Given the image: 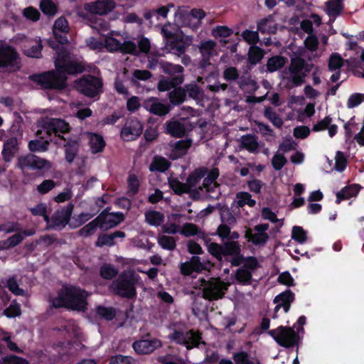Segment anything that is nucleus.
Instances as JSON below:
<instances>
[{"mask_svg": "<svg viewBox=\"0 0 364 364\" xmlns=\"http://www.w3.org/2000/svg\"><path fill=\"white\" fill-rule=\"evenodd\" d=\"M55 64V71L36 75L34 80L46 88H62L65 85L67 74L80 73L84 70L82 63L73 60L70 55L65 53H57Z\"/></svg>", "mask_w": 364, "mask_h": 364, "instance_id": "nucleus-1", "label": "nucleus"}, {"mask_svg": "<svg viewBox=\"0 0 364 364\" xmlns=\"http://www.w3.org/2000/svg\"><path fill=\"white\" fill-rule=\"evenodd\" d=\"M89 294L77 287H65L50 300L54 307H67L77 311H84L87 308L86 301Z\"/></svg>", "mask_w": 364, "mask_h": 364, "instance_id": "nucleus-2", "label": "nucleus"}, {"mask_svg": "<svg viewBox=\"0 0 364 364\" xmlns=\"http://www.w3.org/2000/svg\"><path fill=\"white\" fill-rule=\"evenodd\" d=\"M105 50L114 53L121 52L124 54H137V47L134 41L128 38L125 31L111 30L103 35Z\"/></svg>", "mask_w": 364, "mask_h": 364, "instance_id": "nucleus-3", "label": "nucleus"}, {"mask_svg": "<svg viewBox=\"0 0 364 364\" xmlns=\"http://www.w3.org/2000/svg\"><path fill=\"white\" fill-rule=\"evenodd\" d=\"M305 61L301 58H292L290 65L282 74V81L287 88L291 89L301 85L307 76Z\"/></svg>", "mask_w": 364, "mask_h": 364, "instance_id": "nucleus-4", "label": "nucleus"}, {"mask_svg": "<svg viewBox=\"0 0 364 364\" xmlns=\"http://www.w3.org/2000/svg\"><path fill=\"white\" fill-rule=\"evenodd\" d=\"M205 16V14L200 9H193L188 11V6H181L176 8L174 17L176 23L182 27H187L192 31H196L201 24V20Z\"/></svg>", "mask_w": 364, "mask_h": 364, "instance_id": "nucleus-5", "label": "nucleus"}, {"mask_svg": "<svg viewBox=\"0 0 364 364\" xmlns=\"http://www.w3.org/2000/svg\"><path fill=\"white\" fill-rule=\"evenodd\" d=\"M229 283L221 282L219 279H212L207 281L200 279L196 283V287L202 289L203 296L209 301L220 299L228 289Z\"/></svg>", "mask_w": 364, "mask_h": 364, "instance_id": "nucleus-6", "label": "nucleus"}, {"mask_svg": "<svg viewBox=\"0 0 364 364\" xmlns=\"http://www.w3.org/2000/svg\"><path fill=\"white\" fill-rule=\"evenodd\" d=\"M134 274L129 272L121 274L118 279L111 284V289L115 294L124 297H132L134 296L136 282Z\"/></svg>", "mask_w": 364, "mask_h": 364, "instance_id": "nucleus-7", "label": "nucleus"}, {"mask_svg": "<svg viewBox=\"0 0 364 364\" xmlns=\"http://www.w3.org/2000/svg\"><path fill=\"white\" fill-rule=\"evenodd\" d=\"M268 333L279 345L284 348H291L298 342V336L292 328L279 326Z\"/></svg>", "mask_w": 364, "mask_h": 364, "instance_id": "nucleus-8", "label": "nucleus"}, {"mask_svg": "<svg viewBox=\"0 0 364 364\" xmlns=\"http://www.w3.org/2000/svg\"><path fill=\"white\" fill-rule=\"evenodd\" d=\"M77 90L88 97L97 95L102 89V81L100 78L87 75L80 79L75 84Z\"/></svg>", "mask_w": 364, "mask_h": 364, "instance_id": "nucleus-9", "label": "nucleus"}, {"mask_svg": "<svg viewBox=\"0 0 364 364\" xmlns=\"http://www.w3.org/2000/svg\"><path fill=\"white\" fill-rule=\"evenodd\" d=\"M18 68V55L15 50L8 46H0V69L15 71Z\"/></svg>", "mask_w": 364, "mask_h": 364, "instance_id": "nucleus-10", "label": "nucleus"}, {"mask_svg": "<svg viewBox=\"0 0 364 364\" xmlns=\"http://www.w3.org/2000/svg\"><path fill=\"white\" fill-rule=\"evenodd\" d=\"M161 66L164 73L170 75L178 74V75L175 77L176 82H172L166 80H160L158 84V89L159 90L165 92V90L170 89L174 84H180L182 82L183 78L181 74L183 72V68L181 65L164 62L161 63Z\"/></svg>", "mask_w": 364, "mask_h": 364, "instance_id": "nucleus-11", "label": "nucleus"}, {"mask_svg": "<svg viewBox=\"0 0 364 364\" xmlns=\"http://www.w3.org/2000/svg\"><path fill=\"white\" fill-rule=\"evenodd\" d=\"M170 338L178 344L186 346L188 349H191L199 344L200 337L198 332L189 330L175 331L172 333Z\"/></svg>", "mask_w": 364, "mask_h": 364, "instance_id": "nucleus-12", "label": "nucleus"}, {"mask_svg": "<svg viewBox=\"0 0 364 364\" xmlns=\"http://www.w3.org/2000/svg\"><path fill=\"white\" fill-rule=\"evenodd\" d=\"M41 129L37 131L38 133L42 134L43 132L48 135L52 133L58 134V133H65L69 131V124L63 119L46 118L41 122Z\"/></svg>", "mask_w": 364, "mask_h": 364, "instance_id": "nucleus-13", "label": "nucleus"}, {"mask_svg": "<svg viewBox=\"0 0 364 364\" xmlns=\"http://www.w3.org/2000/svg\"><path fill=\"white\" fill-rule=\"evenodd\" d=\"M114 0H97L84 4V9L90 14L104 16L109 14L114 9Z\"/></svg>", "mask_w": 364, "mask_h": 364, "instance_id": "nucleus-14", "label": "nucleus"}, {"mask_svg": "<svg viewBox=\"0 0 364 364\" xmlns=\"http://www.w3.org/2000/svg\"><path fill=\"white\" fill-rule=\"evenodd\" d=\"M268 229V224L257 225L253 229H247L245 236L249 241H252L255 245H264L269 239V235L267 233Z\"/></svg>", "mask_w": 364, "mask_h": 364, "instance_id": "nucleus-15", "label": "nucleus"}, {"mask_svg": "<svg viewBox=\"0 0 364 364\" xmlns=\"http://www.w3.org/2000/svg\"><path fill=\"white\" fill-rule=\"evenodd\" d=\"M143 127L136 119L127 122L121 131V137L126 141H134L142 133Z\"/></svg>", "mask_w": 364, "mask_h": 364, "instance_id": "nucleus-16", "label": "nucleus"}, {"mask_svg": "<svg viewBox=\"0 0 364 364\" xmlns=\"http://www.w3.org/2000/svg\"><path fill=\"white\" fill-rule=\"evenodd\" d=\"M211 264L209 262H201L200 257H192L189 261L181 262L180 264V270L183 274L189 275L193 272H200L202 270L209 269Z\"/></svg>", "mask_w": 364, "mask_h": 364, "instance_id": "nucleus-17", "label": "nucleus"}, {"mask_svg": "<svg viewBox=\"0 0 364 364\" xmlns=\"http://www.w3.org/2000/svg\"><path fill=\"white\" fill-rule=\"evenodd\" d=\"M198 181H200L199 175L193 173L188 176L186 183H181L176 178L170 177L168 178V184L171 189L176 193L180 194L188 192L191 188L196 186Z\"/></svg>", "mask_w": 364, "mask_h": 364, "instance_id": "nucleus-18", "label": "nucleus"}, {"mask_svg": "<svg viewBox=\"0 0 364 364\" xmlns=\"http://www.w3.org/2000/svg\"><path fill=\"white\" fill-rule=\"evenodd\" d=\"M21 48L25 55L29 58H39L41 56L42 44L40 38H24L21 42Z\"/></svg>", "mask_w": 364, "mask_h": 364, "instance_id": "nucleus-19", "label": "nucleus"}, {"mask_svg": "<svg viewBox=\"0 0 364 364\" xmlns=\"http://www.w3.org/2000/svg\"><path fill=\"white\" fill-rule=\"evenodd\" d=\"M199 51L201 54L200 65L205 67L210 64V59L212 56L218 55L216 50V42L213 40L201 41L198 46Z\"/></svg>", "mask_w": 364, "mask_h": 364, "instance_id": "nucleus-20", "label": "nucleus"}, {"mask_svg": "<svg viewBox=\"0 0 364 364\" xmlns=\"http://www.w3.org/2000/svg\"><path fill=\"white\" fill-rule=\"evenodd\" d=\"M73 212V205L68 204L63 208L58 210L53 216V223L56 228H60L65 227L70 220Z\"/></svg>", "mask_w": 364, "mask_h": 364, "instance_id": "nucleus-21", "label": "nucleus"}, {"mask_svg": "<svg viewBox=\"0 0 364 364\" xmlns=\"http://www.w3.org/2000/svg\"><path fill=\"white\" fill-rule=\"evenodd\" d=\"M68 31L69 23L67 18L63 16L58 18L53 26V34L61 45L68 41V38L63 36V33H68Z\"/></svg>", "mask_w": 364, "mask_h": 364, "instance_id": "nucleus-22", "label": "nucleus"}, {"mask_svg": "<svg viewBox=\"0 0 364 364\" xmlns=\"http://www.w3.org/2000/svg\"><path fill=\"white\" fill-rule=\"evenodd\" d=\"M161 343L156 339L152 340H141L136 341L133 344L134 350L141 354L150 353L155 350V349L160 348Z\"/></svg>", "mask_w": 364, "mask_h": 364, "instance_id": "nucleus-23", "label": "nucleus"}, {"mask_svg": "<svg viewBox=\"0 0 364 364\" xmlns=\"http://www.w3.org/2000/svg\"><path fill=\"white\" fill-rule=\"evenodd\" d=\"M145 109L154 114H159L163 116V114H167L169 109L167 105H164L159 102L157 98L151 97L146 100L144 103Z\"/></svg>", "mask_w": 364, "mask_h": 364, "instance_id": "nucleus-24", "label": "nucleus"}, {"mask_svg": "<svg viewBox=\"0 0 364 364\" xmlns=\"http://www.w3.org/2000/svg\"><path fill=\"white\" fill-rule=\"evenodd\" d=\"M33 235H35V231L33 230L24 231L22 233L14 234L11 237L0 242V249L6 250L14 247L20 244L24 239L25 236H31Z\"/></svg>", "mask_w": 364, "mask_h": 364, "instance_id": "nucleus-25", "label": "nucleus"}, {"mask_svg": "<svg viewBox=\"0 0 364 364\" xmlns=\"http://www.w3.org/2000/svg\"><path fill=\"white\" fill-rule=\"evenodd\" d=\"M98 218H101V228H112L123 221V213H111L101 214L98 216Z\"/></svg>", "mask_w": 364, "mask_h": 364, "instance_id": "nucleus-26", "label": "nucleus"}, {"mask_svg": "<svg viewBox=\"0 0 364 364\" xmlns=\"http://www.w3.org/2000/svg\"><path fill=\"white\" fill-rule=\"evenodd\" d=\"M161 33L166 39H178L183 37V31L173 23H166L161 28Z\"/></svg>", "mask_w": 364, "mask_h": 364, "instance_id": "nucleus-27", "label": "nucleus"}, {"mask_svg": "<svg viewBox=\"0 0 364 364\" xmlns=\"http://www.w3.org/2000/svg\"><path fill=\"white\" fill-rule=\"evenodd\" d=\"M257 29L262 33H275L277 23L272 16H269L257 23Z\"/></svg>", "mask_w": 364, "mask_h": 364, "instance_id": "nucleus-28", "label": "nucleus"}, {"mask_svg": "<svg viewBox=\"0 0 364 364\" xmlns=\"http://www.w3.org/2000/svg\"><path fill=\"white\" fill-rule=\"evenodd\" d=\"M87 136L91 152L94 154L101 152L105 145L102 135L95 133H88Z\"/></svg>", "mask_w": 364, "mask_h": 364, "instance_id": "nucleus-29", "label": "nucleus"}, {"mask_svg": "<svg viewBox=\"0 0 364 364\" xmlns=\"http://www.w3.org/2000/svg\"><path fill=\"white\" fill-rule=\"evenodd\" d=\"M232 359L235 364H260L258 359L243 350L233 353Z\"/></svg>", "mask_w": 364, "mask_h": 364, "instance_id": "nucleus-30", "label": "nucleus"}, {"mask_svg": "<svg viewBox=\"0 0 364 364\" xmlns=\"http://www.w3.org/2000/svg\"><path fill=\"white\" fill-rule=\"evenodd\" d=\"M166 132L173 136H182L186 134V125L178 121L166 122Z\"/></svg>", "mask_w": 364, "mask_h": 364, "instance_id": "nucleus-31", "label": "nucleus"}, {"mask_svg": "<svg viewBox=\"0 0 364 364\" xmlns=\"http://www.w3.org/2000/svg\"><path fill=\"white\" fill-rule=\"evenodd\" d=\"M241 146L250 153L257 152L259 148V144L256 136L252 134H246L242 136Z\"/></svg>", "mask_w": 364, "mask_h": 364, "instance_id": "nucleus-32", "label": "nucleus"}, {"mask_svg": "<svg viewBox=\"0 0 364 364\" xmlns=\"http://www.w3.org/2000/svg\"><path fill=\"white\" fill-rule=\"evenodd\" d=\"M17 151V141L10 139L4 144L3 157L6 161H10Z\"/></svg>", "mask_w": 364, "mask_h": 364, "instance_id": "nucleus-33", "label": "nucleus"}, {"mask_svg": "<svg viewBox=\"0 0 364 364\" xmlns=\"http://www.w3.org/2000/svg\"><path fill=\"white\" fill-rule=\"evenodd\" d=\"M360 191V188L357 185H352L346 187L336 193L337 200L336 203H340L342 200L349 199L355 197Z\"/></svg>", "mask_w": 364, "mask_h": 364, "instance_id": "nucleus-34", "label": "nucleus"}, {"mask_svg": "<svg viewBox=\"0 0 364 364\" xmlns=\"http://www.w3.org/2000/svg\"><path fill=\"white\" fill-rule=\"evenodd\" d=\"M343 0H328L326 2V13L333 18L339 16L343 11Z\"/></svg>", "mask_w": 364, "mask_h": 364, "instance_id": "nucleus-35", "label": "nucleus"}, {"mask_svg": "<svg viewBox=\"0 0 364 364\" xmlns=\"http://www.w3.org/2000/svg\"><path fill=\"white\" fill-rule=\"evenodd\" d=\"M192 142L189 139L178 141L174 145L172 157L176 159L186 154Z\"/></svg>", "mask_w": 364, "mask_h": 364, "instance_id": "nucleus-36", "label": "nucleus"}, {"mask_svg": "<svg viewBox=\"0 0 364 364\" xmlns=\"http://www.w3.org/2000/svg\"><path fill=\"white\" fill-rule=\"evenodd\" d=\"M294 295L291 291L282 293L274 297V302H279L284 308V312H288L290 304L294 301Z\"/></svg>", "mask_w": 364, "mask_h": 364, "instance_id": "nucleus-37", "label": "nucleus"}, {"mask_svg": "<svg viewBox=\"0 0 364 364\" xmlns=\"http://www.w3.org/2000/svg\"><path fill=\"white\" fill-rule=\"evenodd\" d=\"M181 216L179 214H172L168 216V221L163 226V231L168 234H176L179 232L180 228L174 222Z\"/></svg>", "mask_w": 364, "mask_h": 364, "instance_id": "nucleus-38", "label": "nucleus"}, {"mask_svg": "<svg viewBox=\"0 0 364 364\" xmlns=\"http://www.w3.org/2000/svg\"><path fill=\"white\" fill-rule=\"evenodd\" d=\"M164 220V215L160 212L149 210L145 213V220L151 225H160Z\"/></svg>", "mask_w": 364, "mask_h": 364, "instance_id": "nucleus-39", "label": "nucleus"}, {"mask_svg": "<svg viewBox=\"0 0 364 364\" xmlns=\"http://www.w3.org/2000/svg\"><path fill=\"white\" fill-rule=\"evenodd\" d=\"M287 63V58L282 55H274V57L268 60L267 63V70L272 73L275 72Z\"/></svg>", "mask_w": 364, "mask_h": 364, "instance_id": "nucleus-40", "label": "nucleus"}, {"mask_svg": "<svg viewBox=\"0 0 364 364\" xmlns=\"http://www.w3.org/2000/svg\"><path fill=\"white\" fill-rule=\"evenodd\" d=\"M169 166L167 159L162 156H155L149 166L151 171H165Z\"/></svg>", "mask_w": 364, "mask_h": 364, "instance_id": "nucleus-41", "label": "nucleus"}, {"mask_svg": "<svg viewBox=\"0 0 364 364\" xmlns=\"http://www.w3.org/2000/svg\"><path fill=\"white\" fill-rule=\"evenodd\" d=\"M101 227V218L97 217L96 219L81 228L80 235L82 237H88L96 232L97 228Z\"/></svg>", "mask_w": 364, "mask_h": 364, "instance_id": "nucleus-42", "label": "nucleus"}, {"mask_svg": "<svg viewBox=\"0 0 364 364\" xmlns=\"http://www.w3.org/2000/svg\"><path fill=\"white\" fill-rule=\"evenodd\" d=\"M186 96V90L181 87L174 88L168 95L170 101L175 105L182 103L185 100Z\"/></svg>", "mask_w": 364, "mask_h": 364, "instance_id": "nucleus-43", "label": "nucleus"}, {"mask_svg": "<svg viewBox=\"0 0 364 364\" xmlns=\"http://www.w3.org/2000/svg\"><path fill=\"white\" fill-rule=\"evenodd\" d=\"M223 249L225 258L228 256H238L240 252V246L235 242L225 243Z\"/></svg>", "mask_w": 364, "mask_h": 364, "instance_id": "nucleus-44", "label": "nucleus"}, {"mask_svg": "<svg viewBox=\"0 0 364 364\" xmlns=\"http://www.w3.org/2000/svg\"><path fill=\"white\" fill-rule=\"evenodd\" d=\"M236 203L238 206H244L247 204L250 206H254L255 200L252 199L251 195L247 192H240L236 195Z\"/></svg>", "mask_w": 364, "mask_h": 364, "instance_id": "nucleus-45", "label": "nucleus"}, {"mask_svg": "<svg viewBox=\"0 0 364 364\" xmlns=\"http://www.w3.org/2000/svg\"><path fill=\"white\" fill-rule=\"evenodd\" d=\"M158 243L162 248L169 250H173L176 246V240L172 236H159Z\"/></svg>", "mask_w": 364, "mask_h": 364, "instance_id": "nucleus-46", "label": "nucleus"}, {"mask_svg": "<svg viewBox=\"0 0 364 364\" xmlns=\"http://www.w3.org/2000/svg\"><path fill=\"white\" fill-rule=\"evenodd\" d=\"M40 7L44 14L49 16H54L58 12L56 5L51 0H42Z\"/></svg>", "mask_w": 364, "mask_h": 364, "instance_id": "nucleus-47", "label": "nucleus"}, {"mask_svg": "<svg viewBox=\"0 0 364 364\" xmlns=\"http://www.w3.org/2000/svg\"><path fill=\"white\" fill-rule=\"evenodd\" d=\"M264 116L267 119L272 122V124L277 127H281L283 121L277 112H274L270 107H266L264 109Z\"/></svg>", "mask_w": 364, "mask_h": 364, "instance_id": "nucleus-48", "label": "nucleus"}, {"mask_svg": "<svg viewBox=\"0 0 364 364\" xmlns=\"http://www.w3.org/2000/svg\"><path fill=\"white\" fill-rule=\"evenodd\" d=\"M264 53L263 50L256 46L250 47L248 52V58L250 63L256 64L263 58Z\"/></svg>", "mask_w": 364, "mask_h": 364, "instance_id": "nucleus-49", "label": "nucleus"}, {"mask_svg": "<svg viewBox=\"0 0 364 364\" xmlns=\"http://www.w3.org/2000/svg\"><path fill=\"white\" fill-rule=\"evenodd\" d=\"M34 155L28 154L18 158V166L24 170L26 168H33Z\"/></svg>", "mask_w": 364, "mask_h": 364, "instance_id": "nucleus-50", "label": "nucleus"}, {"mask_svg": "<svg viewBox=\"0 0 364 364\" xmlns=\"http://www.w3.org/2000/svg\"><path fill=\"white\" fill-rule=\"evenodd\" d=\"M86 45L92 50L102 51L105 50L104 38L102 40L97 39L94 37H90L86 39Z\"/></svg>", "mask_w": 364, "mask_h": 364, "instance_id": "nucleus-51", "label": "nucleus"}, {"mask_svg": "<svg viewBox=\"0 0 364 364\" xmlns=\"http://www.w3.org/2000/svg\"><path fill=\"white\" fill-rule=\"evenodd\" d=\"M65 154L66 159L68 163H70L75 159L78 150V145L76 141L68 142L66 145Z\"/></svg>", "mask_w": 364, "mask_h": 364, "instance_id": "nucleus-52", "label": "nucleus"}, {"mask_svg": "<svg viewBox=\"0 0 364 364\" xmlns=\"http://www.w3.org/2000/svg\"><path fill=\"white\" fill-rule=\"evenodd\" d=\"M208 250L210 255L218 259L221 260L225 258L223 246L216 243H210L208 245Z\"/></svg>", "mask_w": 364, "mask_h": 364, "instance_id": "nucleus-53", "label": "nucleus"}, {"mask_svg": "<svg viewBox=\"0 0 364 364\" xmlns=\"http://www.w3.org/2000/svg\"><path fill=\"white\" fill-rule=\"evenodd\" d=\"M218 176L219 171L218 168H213L210 170L209 175L203 180L201 189L205 190L207 188L211 186L212 184H215L216 182V178L218 177Z\"/></svg>", "mask_w": 364, "mask_h": 364, "instance_id": "nucleus-54", "label": "nucleus"}, {"mask_svg": "<svg viewBox=\"0 0 364 364\" xmlns=\"http://www.w3.org/2000/svg\"><path fill=\"white\" fill-rule=\"evenodd\" d=\"M252 279V273L250 270L245 269L242 267L236 272V279L242 284L250 283Z\"/></svg>", "mask_w": 364, "mask_h": 364, "instance_id": "nucleus-55", "label": "nucleus"}, {"mask_svg": "<svg viewBox=\"0 0 364 364\" xmlns=\"http://www.w3.org/2000/svg\"><path fill=\"white\" fill-rule=\"evenodd\" d=\"M292 238L297 242L304 244L307 240V233L300 226H294L292 230Z\"/></svg>", "mask_w": 364, "mask_h": 364, "instance_id": "nucleus-56", "label": "nucleus"}, {"mask_svg": "<svg viewBox=\"0 0 364 364\" xmlns=\"http://www.w3.org/2000/svg\"><path fill=\"white\" fill-rule=\"evenodd\" d=\"M48 140L45 141L33 140L29 142L28 147L31 151L43 152L48 151Z\"/></svg>", "mask_w": 364, "mask_h": 364, "instance_id": "nucleus-57", "label": "nucleus"}, {"mask_svg": "<svg viewBox=\"0 0 364 364\" xmlns=\"http://www.w3.org/2000/svg\"><path fill=\"white\" fill-rule=\"evenodd\" d=\"M31 213L34 215H41L44 217V220L48 223L49 218L48 215V208L46 203H38L34 208L30 209Z\"/></svg>", "mask_w": 364, "mask_h": 364, "instance_id": "nucleus-58", "label": "nucleus"}, {"mask_svg": "<svg viewBox=\"0 0 364 364\" xmlns=\"http://www.w3.org/2000/svg\"><path fill=\"white\" fill-rule=\"evenodd\" d=\"M92 217V215H91L90 213H82L80 215L73 218V220L71 221L70 225L73 228H77L89 221Z\"/></svg>", "mask_w": 364, "mask_h": 364, "instance_id": "nucleus-59", "label": "nucleus"}, {"mask_svg": "<svg viewBox=\"0 0 364 364\" xmlns=\"http://www.w3.org/2000/svg\"><path fill=\"white\" fill-rule=\"evenodd\" d=\"M128 193L134 195L139 190V182L138 178L134 174H129L127 179Z\"/></svg>", "mask_w": 364, "mask_h": 364, "instance_id": "nucleus-60", "label": "nucleus"}, {"mask_svg": "<svg viewBox=\"0 0 364 364\" xmlns=\"http://www.w3.org/2000/svg\"><path fill=\"white\" fill-rule=\"evenodd\" d=\"M151 76V73L147 70H135L133 71L132 81L134 83H136L138 81H146Z\"/></svg>", "mask_w": 364, "mask_h": 364, "instance_id": "nucleus-61", "label": "nucleus"}, {"mask_svg": "<svg viewBox=\"0 0 364 364\" xmlns=\"http://www.w3.org/2000/svg\"><path fill=\"white\" fill-rule=\"evenodd\" d=\"M238 264H242V267L250 270L251 273L259 267L258 262L255 257L245 258L242 262H236V265H238Z\"/></svg>", "mask_w": 364, "mask_h": 364, "instance_id": "nucleus-62", "label": "nucleus"}, {"mask_svg": "<svg viewBox=\"0 0 364 364\" xmlns=\"http://www.w3.org/2000/svg\"><path fill=\"white\" fill-rule=\"evenodd\" d=\"M97 314L106 320H112L115 316V312L112 307L98 306Z\"/></svg>", "mask_w": 364, "mask_h": 364, "instance_id": "nucleus-63", "label": "nucleus"}, {"mask_svg": "<svg viewBox=\"0 0 364 364\" xmlns=\"http://www.w3.org/2000/svg\"><path fill=\"white\" fill-rule=\"evenodd\" d=\"M364 101V94L355 93L351 95L347 102V107L348 108L355 107Z\"/></svg>", "mask_w": 364, "mask_h": 364, "instance_id": "nucleus-64", "label": "nucleus"}]
</instances>
